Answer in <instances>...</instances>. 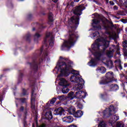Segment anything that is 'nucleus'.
<instances>
[{"mask_svg":"<svg viewBox=\"0 0 127 127\" xmlns=\"http://www.w3.org/2000/svg\"><path fill=\"white\" fill-rule=\"evenodd\" d=\"M77 108H78V109H83V105H82L81 104H78L77 105Z\"/></svg>","mask_w":127,"mask_h":127,"instance_id":"58836bf2","label":"nucleus"},{"mask_svg":"<svg viewBox=\"0 0 127 127\" xmlns=\"http://www.w3.org/2000/svg\"><path fill=\"white\" fill-rule=\"evenodd\" d=\"M55 102H56V98H53L50 102V104H53L54 103H55Z\"/></svg>","mask_w":127,"mask_h":127,"instance_id":"72a5a7b5","label":"nucleus"},{"mask_svg":"<svg viewBox=\"0 0 127 127\" xmlns=\"http://www.w3.org/2000/svg\"><path fill=\"white\" fill-rule=\"evenodd\" d=\"M71 82H76V83H79V82H81L82 83H84V79L82 78L76 77L75 75H72L70 77Z\"/></svg>","mask_w":127,"mask_h":127,"instance_id":"1a4fd4ad","label":"nucleus"},{"mask_svg":"<svg viewBox=\"0 0 127 127\" xmlns=\"http://www.w3.org/2000/svg\"><path fill=\"white\" fill-rule=\"evenodd\" d=\"M93 23H94V24H98L100 22V20H99L97 19H93Z\"/></svg>","mask_w":127,"mask_h":127,"instance_id":"2f4dec72","label":"nucleus"},{"mask_svg":"<svg viewBox=\"0 0 127 127\" xmlns=\"http://www.w3.org/2000/svg\"><path fill=\"white\" fill-rule=\"evenodd\" d=\"M98 127H107L106 126V123H105V122H102L98 125Z\"/></svg>","mask_w":127,"mask_h":127,"instance_id":"bb28decb","label":"nucleus"},{"mask_svg":"<svg viewBox=\"0 0 127 127\" xmlns=\"http://www.w3.org/2000/svg\"><path fill=\"white\" fill-rule=\"evenodd\" d=\"M75 108H74L73 107H70L68 110H67V112H68L69 114H70V115H72V114H75Z\"/></svg>","mask_w":127,"mask_h":127,"instance_id":"6ab92c4d","label":"nucleus"},{"mask_svg":"<svg viewBox=\"0 0 127 127\" xmlns=\"http://www.w3.org/2000/svg\"><path fill=\"white\" fill-rule=\"evenodd\" d=\"M61 72L64 76H68L69 75V70L71 69L73 62H69L67 64L65 62H62L60 64Z\"/></svg>","mask_w":127,"mask_h":127,"instance_id":"20e7f679","label":"nucleus"},{"mask_svg":"<svg viewBox=\"0 0 127 127\" xmlns=\"http://www.w3.org/2000/svg\"><path fill=\"white\" fill-rule=\"evenodd\" d=\"M117 51H119V47L117 46Z\"/></svg>","mask_w":127,"mask_h":127,"instance_id":"4d7b16f0","label":"nucleus"},{"mask_svg":"<svg viewBox=\"0 0 127 127\" xmlns=\"http://www.w3.org/2000/svg\"><path fill=\"white\" fill-rule=\"evenodd\" d=\"M119 5L122 7L124 5V4H123V0H119Z\"/></svg>","mask_w":127,"mask_h":127,"instance_id":"f704fd0d","label":"nucleus"},{"mask_svg":"<svg viewBox=\"0 0 127 127\" xmlns=\"http://www.w3.org/2000/svg\"><path fill=\"white\" fill-rule=\"evenodd\" d=\"M87 96V93L84 91H79L76 92L75 97L78 99H83Z\"/></svg>","mask_w":127,"mask_h":127,"instance_id":"9d476101","label":"nucleus"},{"mask_svg":"<svg viewBox=\"0 0 127 127\" xmlns=\"http://www.w3.org/2000/svg\"><path fill=\"white\" fill-rule=\"evenodd\" d=\"M31 98V101H33V100L35 99V93H34V91L33 90H32V92Z\"/></svg>","mask_w":127,"mask_h":127,"instance_id":"c85d7f7f","label":"nucleus"},{"mask_svg":"<svg viewBox=\"0 0 127 127\" xmlns=\"http://www.w3.org/2000/svg\"><path fill=\"white\" fill-rule=\"evenodd\" d=\"M125 115H127V112H125Z\"/></svg>","mask_w":127,"mask_h":127,"instance_id":"e2e57ef3","label":"nucleus"},{"mask_svg":"<svg viewBox=\"0 0 127 127\" xmlns=\"http://www.w3.org/2000/svg\"><path fill=\"white\" fill-rule=\"evenodd\" d=\"M96 71H97L98 72H99L100 73H102V74H104V73H106V71H107V70L106 69V68H105L104 67L101 66V67H98L96 69Z\"/></svg>","mask_w":127,"mask_h":127,"instance_id":"dca6fc26","label":"nucleus"},{"mask_svg":"<svg viewBox=\"0 0 127 127\" xmlns=\"http://www.w3.org/2000/svg\"><path fill=\"white\" fill-rule=\"evenodd\" d=\"M109 3L111 5H115V3L113 1H110Z\"/></svg>","mask_w":127,"mask_h":127,"instance_id":"37998d69","label":"nucleus"},{"mask_svg":"<svg viewBox=\"0 0 127 127\" xmlns=\"http://www.w3.org/2000/svg\"><path fill=\"white\" fill-rule=\"evenodd\" d=\"M113 47H115V45H112Z\"/></svg>","mask_w":127,"mask_h":127,"instance_id":"680f3d73","label":"nucleus"},{"mask_svg":"<svg viewBox=\"0 0 127 127\" xmlns=\"http://www.w3.org/2000/svg\"><path fill=\"white\" fill-rule=\"evenodd\" d=\"M70 21H71L73 27L72 26L70 27V29L69 30L68 40L64 42L62 46V48H64V47L70 48V47L74 45L75 42H76V40L79 38L78 34L74 31L76 29V27H77L79 24V16H74L72 17Z\"/></svg>","mask_w":127,"mask_h":127,"instance_id":"f257e3e1","label":"nucleus"},{"mask_svg":"<svg viewBox=\"0 0 127 127\" xmlns=\"http://www.w3.org/2000/svg\"><path fill=\"white\" fill-rule=\"evenodd\" d=\"M113 52H114V50L113 51H109L107 52V55L109 57H113Z\"/></svg>","mask_w":127,"mask_h":127,"instance_id":"b1692460","label":"nucleus"},{"mask_svg":"<svg viewBox=\"0 0 127 127\" xmlns=\"http://www.w3.org/2000/svg\"><path fill=\"white\" fill-rule=\"evenodd\" d=\"M109 23H110V24H113V22L111 21L109 22Z\"/></svg>","mask_w":127,"mask_h":127,"instance_id":"6e6d98bb","label":"nucleus"},{"mask_svg":"<svg viewBox=\"0 0 127 127\" xmlns=\"http://www.w3.org/2000/svg\"><path fill=\"white\" fill-rule=\"evenodd\" d=\"M38 127H45V125L42 124V125H40L39 126H38Z\"/></svg>","mask_w":127,"mask_h":127,"instance_id":"c03bdc74","label":"nucleus"},{"mask_svg":"<svg viewBox=\"0 0 127 127\" xmlns=\"http://www.w3.org/2000/svg\"><path fill=\"white\" fill-rule=\"evenodd\" d=\"M110 88H111L113 91H117V90H119V86L116 84L111 85Z\"/></svg>","mask_w":127,"mask_h":127,"instance_id":"412c9836","label":"nucleus"},{"mask_svg":"<svg viewBox=\"0 0 127 127\" xmlns=\"http://www.w3.org/2000/svg\"><path fill=\"white\" fill-rule=\"evenodd\" d=\"M106 66H107V67L109 68V69H111V68H113L114 67L113 62L111 60L108 61L106 64Z\"/></svg>","mask_w":127,"mask_h":127,"instance_id":"a211bd4d","label":"nucleus"},{"mask_svg":"<svg viewBox=\"0 0 127 127\" xmlns=\"http://www.w3.org/2000/svg\"><path fill=\"white\" fill-rule=\"evenodd\" d=\"M58 99L60 100V101H64L66 99V97L63 95L59 96Z\"/></svg>","mask_w":127,"mask_h":127,"instance_id":"c756f323","label":"nucleus"},{"mask_svg":"<svg viewBox=\"0 0 127 127\" xmlns=\"http://www.w3.org/2000/svg\"><path fill=\"white\" fill-rule=\"evenodd\" d=\"M123 47H124V49H127V41H125L123 43Z\"/></svg>","mask_w":127,"mask_h":127,"instance_id":"cd10ccee","label":"nucleus"},{"mask_svg":"<svg viewBox=\"0 0 127 127\" xmlns=\"http://www.w3.org/2000/svg\"><path fill=\"white\" fill-rule=\"evenodd\" d=\"M19 0L22 1V0Z\"/></svg>","mask_w":127,"mask_h":127,"instance_id":"0e129e2a","label":"nucleus"},{"mask_svg":"<svg viewBox=\"0 0 127 127\" xmlns=\"http://www.w3.org/2000/svg\"><path fill=\"white\" fill-rule=\"evenodd\" d=\"M124 66L125 67H127V64H124Z\"/></svg>","mask_w":127,"mask_h":127,"instance_id":"864d4df0","label":"nucleus"},{"mask_svg":"<svg viewBox=\"0 0 127 127\" xmlns=\"http://www.w3.org/2000/svg\"><path fill=\"white\" fill-rule=\"evenodd\" d=\"M93 36L94 37H99V36H100V33H99V32H96L95 33H93Z\"/></svg>","mask_w":127,"mask_h":127,"instance_id":"7c9ffc66","label":"nucleus"},{"mask_svg":"<svg viewBox=\"0 0 127 127\" xmlns=\"http://www.w3.org/2000/svg\"><path fill=\"white\" fill-rule=\"evenodd\" d=\"M37 66H36V68H37Z\"/></svg>","mask_w":127,"mask_h":127,"instance_id":"69168bd1","label":"nucleus"},{"mask_svg":"<svg viewBox=\"0 0 127 127\" xmlns=\"http://www.w3.org/2000/svg\"><path fill=\"white\" fill-rule=\"evenodd\" d=\"M101 43H103L101 45L103 50H105L106 48L109 47V44H110V42L108 41L107 38H101V39H98L95 41V43L92 45L93 46V50H98L100 51V45Z\"/></svg>","mask_w":127,"mask_h":127,"instance_id":"f03ea898","label":"nucleus"},{"mask_svg":"<svg viewBox=\"0 0 127 127\" xmlns=\"http://www.w3.org/2000/svg\"><path fill=\"white\" fill-rule=\"evenodd\" d=\"M104 116H112L116 113L115 107L113 105H111L109 109H106L104 112Z\"/></svg>","mask_w":127,"mask_h":127,"instance_id":"0eeeda50","label":"nucleus"},{"mask_svg":"<svg viewBox=\"0 0 127 127\" xmlns=\"http://www.w3.org/2000/svg\"><path fill=\"white\" fill-rule=\"evenodd\" d=\"M112 119L113 121L117 122V121L119 120L120 119V117L117 115H114L112 117Z\"/></svg>","mask_w":127,"mask_h":127,"instance_id":"393cba45","label":"nucleus"},{"mask_svg":"<svg viewBox=\"0 0 127 127\" xmlns=\"http://www.w3.org/2000/svg\"><path fill=\"white\" fill-rule=\"evenodd\" d=\"M95 55H97V57H100V56H101V53L100 52H96L95 54Z\"/></svg>","mask_w":127,"mask_h":127,"instance_id":"ea45409f","label":"nucleus"},{"mask_svg":"<svg viewBox=\"0 0 127 127\" xmlns=\"http://www.w3.org/2000/svg\"><path fill=\"white\" fill-rule=\"evenodd\" d=\"M123 52L125 56H127V49H123Z\"/></svg>","mask_w":127,"mask_h":127,"instance_id":"c9c22d12","label":"nucleus"},{"mask_svg":"<svg viewBox=\"0 0 127 127\" xmlns=\"http://www.w3.org/2000/svg\"><path fill=\"white\" fill-rule=\"evenodd\" d=\"M67 98L69 99V100H73V99L75 98L74 93L73 92H69L68 94Z\"/></svg>","mask_w":127,"mask_h":127,"instance_id":"aec40b11","label":"nucleus"},{"mask_svg":"<svg viewBox=\"0 0 127 127\" xmlns=\"http://www.w3.org/2000/svg\"><path fill=\"white\" fill-rule=\"evenodd\" d=\"M39 37H40V35H39L38 33H36L35 38H39Z\"/></svg>","mask_w":127,"mask_h":127,"instance_id":"e433bc0d","label":"nucleus"},{"mask_svg":"<svg viewBox=\"0 0 127 127\" xmlns=\"http://www.w3.org/2000/svg\"><path fill=\"white\" fill-rule=\"evenodd\" d=\"M60 59H62V58H62V57H60Z\"/></svg>","mask_w":127,"mask_h":127,"instance_id":"052dcab7","label":"nucleus"},{"mask_svg":"<svg viewBox=\"0 0 127 127\" xmlns=\"http://www.w3.org/2000/svg\"><path fill=\"white\" fill-rule=\"evenodd\" d=\"M46 119L47 120H52L53 117L52 116V113L51 111L49 110L48 112H46L45 115Z\"/></svg>","mask_w":127,"mask_h":127,"instance_id":"4468645a","label":"nucleus"},{"mask_svg":"<svg viewBox=\"0 0 127 127\" xmlns=\"http://www.w3.org/2000/svg\"><path fill=\"white\" fill-rule=\"evenodd\" d=\"M20 110V111H23V110H24V108H23V107H21Z\"/></svg>","mask_w":127,"mask_h":127,"instance_id":"49530a36","label":"nucleus"},{"mask_svg":"<svg viewBox=\"0 0 127 127\" xmlns=\"http://www.w3.org/2000/svg\"><path fill=\"white\" fill-rule=\"evenodd\" d=\"M74 1L75 2H79V1H80V0H74Z\"/></svg>","mask_w":127,"mask_h":127,"instance_id":"09e8293b","label":"nucleus"},{"mask_svg":"<svg viewBox=\"0 0 127 127\" xmlns=\"http://www.w3.org/2000/svg\"><path fill=\"white\" fill-rule=\"evenodd\" d=\"M97 28L98 29H101V25H99L98 27H97Z\"/></svg>","mask_w":127,"mask_h":127,"instance_id":"8fccbe9b","label":"nucleus"},{"mask_svg":"<svg viewBox=\"0 0 127 127\" xmlns=\"http://www.w3.org/2000/svg\"><path fill=\"white\" fill-rule=\"evenodd\" d=\"M107 3H109V0H107Z\"/></svg>","mask_w":127,"mask_h":127,"instance_id":"13d9d810","label":"nucleus"},{"mask_svg":"<svg viewBox=\"0 0 127 127\" xmlns=\"http://www.w3.org/2000/svg\"><path fill=\"white\" fill-rule=\"evenodd\" d=\"M85 9V7L83 5H80L78 6H76L73 10V13L76 15H81L82 10Z\"/></svg>","mask_w":127,"mask_h":127,"instance_id":"6e6552de","label":"nucleus"},{"mask_svg":"<svg viewBox=\"0 0 127 127\" xmlns=\"http://www.w3.org/2000/svg\"><path fill=\"white\" fill-rule=\"evenodd\" d=\"M48 38H50V40L49 41L50 46H53L54 45V43H53V37H52V34L50 32L47 33L46 39L44 40L45 44L41 49V52H42L43 50H44L45 56H47V51H46V49L48 48V46L47 45V44H46V41H47V39H48Z\"/></svg>","mask_w":127,"mask_h":127,"instance_id":"7ed1b4c3","label":"nucleus"},{"mask_svg":"<svg viewBox=\"0 0 127 127\" xmlns=\"http://www.w3.org/2000/svg\"><path fill=\"white\" fill-rule=\"evenodd\" d=\"M70 5H71L72 6H73V5H74V2H71V3H70Z\"/></svg>","mask_w":127,"mask_h":127,"instance_id":"de8ad7c7","label":"nucleus"},{"mask_svg":"<svg viewBox=\"0 0 127 127\" xmlns=\"http://www.w3.org/2000/svg\"><path fill=\"white\" fill-rule=\"evenodd\" d=\"M33 31L35 30V28H33Z\"/></svg>","mask_w":127,"mask_h":127,"instance_id":"bf43d9fd","label":"nucleus"},{"mask_svg":"<svg viewBox=\"0 0 127 127\" xmlns=\"http://www.w3.org/2000/svg\"><path fill=\"white\" fill-rule=\"evenodd\" d=\"M93 1H94V2H95L96 3H98V0H93Z\"/></svg>","mask_w":127,"mask_h":127,"instance_id":"a18cd8bd","label":"nucleus"},{"mask_svg":"<svg viewBox=\"0 0 127 127\" xmlns=\"http://www.w3.org/2000/svg\"><path fill=\"white\" fill-rule=\"evenodd\" d=\"M108 37H115L116 36V33L108 31L107 32Z\"/></svg>","mask_w":127,"mask_h":127,"instance_id":"4be33fe9","label":"nucleus"},{"mask_svg":"<svg viewBox=\"0 0 127 127\" xmlns=\"http://www.w3.org/2000/svg\"><path fill=\"white\" fill-rule=\"evenodd\" d=\"M60 80L61 81L60 82V86H63V87H64L62 89V92L64 94H67V93L69 91V88H67V87L69 86V84H68L66 79L63 78H61Z\"/></svg>","mask_w":127,"mask_h":127,"instance_id":"423d86ee","label":"nucleus"},{"mask_svg":"<svg viewBox=\"0 0 127 127\" xmlns=\"http://www.w3.org/2000/svg\"><path fill=\"white\" fill-rule=\"evenodd\" d=\"M119 7H118L117 5H115L113 7V9H114V10H117V9H118Z\"/></svg>","mask_w":127,"mask_h":127,"instance_id":"79ce46f5","label":"nucleus"},{"mask_svg":"<svg viewBox=\"0 0 127 127\" xmlns=\"http://www.w3.org/2000/svg\"><path fill=\"white\" fill-rule=\"evenodd\" d=\"M72 73L73 74H74V75H75L76 76H78V75H79V71L77 70H73Z\"/></svg>","mask_w":127,"mask_h":127,"instance_id":"473e14b6","label":"nucleus"},{"mask_svg":"<svg viewBox=\"0 0 127 127\" xmlns=\"http://www.w3.org/2000/svg\"><path fill=\"white\" fill-rule=\"evenodd\" d=\"M49 24H51V25H52L53 24V14L52 13H50L49 14Z\"/></svg>","mask_w":127,"mask_h":127,"instance_id":"f3484780","label":"nucleus"},{"mask_svg":"<svg viewBox=\"0 0 127 127\" xmlns=\"http://www.w3.org/2000/svg\"><path fill=\"white\" fill-rule=\"evenodd\" d=\"M114 80V72L109 71L106 74L105 79L102 80L99 83L100 85H106V84L113 82Z\"/></svg>","mask_w":127,"mask_h":127,"instance_id":"39448f33","label":"nucleus"},{"mask_svg":"<svg viewBox=\"0 0 127 127\" xmlns=\"http://www.w3.org/2000/svg\"><path fill=\"white\" fill-rule=\"evenodd\" d=\"M21 102H22V103H25V102H26V99H25V98H22L21 99Z\"/></svg>","mask_w":127,"mask_h":127,"instance_id":"a19ab883","label":"nucleus"},{"mask_svg":"<svg viewBox=\"0 0 127 127\" xmlns=\"http://www.w3.org/2000/svg\"><path fill=\"white\" fill-rule=\"evenodd\" d=\"M54 2H57V0H52Z\"/></svg>","mask_w":127,"mask_h":127,"instance_id":"603ef678","label":"nucleus"},{"mask_svg":"<svg viewBox=\"0 0 127 127\" xmlns=\"http://www.w3.org/2000/svg\"><path fill=\"white\" fill-rule=\"evenodd\" d=\"M105 27L106 28H110V26H105Z\"/></svg>","mask_w":127,"mask_h":127,"instance_id":"5fc2aeb1","label":"nucleus"},{"mask_svg":"<svg viewBox=\"0 0 127 127\" xmlns=\"http://www.w3.org/2000/svg\"><path fill=\"white\" fill-rule=\"evenodd\" d=\"M63 122H65V123H70L73 122V117L71 116L66 117L63 118Z\"/></svg>","mask_w":127,"mask_h":127,"instance_id":"ddd939ff","label":"nucleus"},{"mask_svg":"<svg viewBox=\"0 0 127 127\" xmlns=\"http://www.w3.org/2000/svg\"><path fill=\"white\" fill-rule=\"evenodd\" d=\"M73 116L75 118H81L83 116V112L82 111H77L73 114Z\"/></svg>","mask_w":127,"mask_h":127,"instance_id":"2eb2a0df","label":"nucleus"},{"mask_svg":"<svg viewBox=\"0 0 127 127\" xmlns=\"http://www.w3.org/2000/svg\"><path fill=\"white\" fill-rule=\"evenodd\" d=\"M65 112V110L63 108L60 107L57 109H55L54 111V114L55 115H60V116L62 115V114Z\"/></svg>","mask_w":127,"mask_h":127,"instance_id":"9b49d317","label":"nucleus"},{"mask_svg":"<svg viewBox=\"0 0 127 127\" xmlns=\"http://www.w3.org/2000/svg\"><path fill=\"white\" fill-rule=\"evenodd\" d=\"M123 6L127 7V0H126L123 3Z\"/></svg>","mask_w":127,"mask_h":127,"instance_id":"4c0bfd02","label":"nucleus"},{"mask_svg":"<svg viewBox=\"0 0 127 127\" xmlns=\"http://www.w3.org/2000/svg\"><path fill=\"white\" fill-rule=\"evenodd\" d=\"M115 62H117V64H118V68L122 70L123 69V66H122V64H121V60H119L118 61H116Z\"/></svg>","mask_w":127,"mask_h":127,"instance_id":"5701e85b","label":"nucleus"},{"mask_svg":"<svg viewBox=\"0 0 127 127\" xmlns=\"http://www.w3.org/2000/svg\"><path fill=\"white\" fill-rule=\"evenodd\" d=\"M95 64H96L95 63V60H91L88 63V65L89 66H93V65H95Z\"/></svg>","mask_w":127,"mask_h":127,"instance_id":"a878e982","label":"nucleus"},{"mask_svg":"<svg viewBox=\"0 0 127 127\" xmlns=\"http://www.w3.org/2000/svg\"><path fill=\"white\" fill-rule=\"evenodd\" d=\"M117 55L119 56V57H120V56H121V55L119 52L117 53Z\"/></svg>","mask_w":127,"mask_h":127,"instance_id":"3c124183","label":"nucleus"},{"mask_svg":"<svg viewBox=\"0 0 127 127\" xmlns=\"http://www.w3.org/2000/svg\"><path fill=\"white\" fill-rule=\"evenodd\" d=\"M77 83H78V84L75 86V89L76 91H80V90H82V89H83V85L85 84V81L83 80V83H82V82L81 81H79Z\"/></svg>","mask_w":127,"mask_h":127,"instance_id":"f8f14e48","label":"nucleus"}]
</instances>
